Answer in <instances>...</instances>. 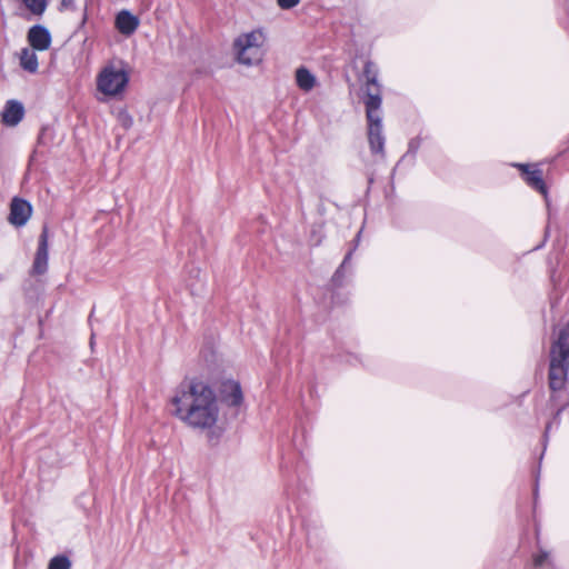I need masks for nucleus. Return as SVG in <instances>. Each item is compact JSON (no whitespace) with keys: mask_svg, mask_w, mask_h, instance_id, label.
Masks as SVG:
<instances>
[{"mask_svg":"<svg viewBox=\"0 0 569 569\" xmlns=\"http://www.w3.org/2000/svg\"><path fill=\"white\" fill-rule=\"evenodd\" d=\"M172 415L193 429H210L219 417L214 390L198 378L184 379L171 399Z\"/></svg>","mask_w":569,"mask_h":569,"instance_id":"obj_1","label":"nucleus"},{"mask_svg":"<svg viewBox=\"0 0 569 569\" xmlns=\"http://www.w3.org/2000/svg\"><path fill=\"white\" fill-rule=\"evenodd\" d=\"M549 358V388L553 392L560 391L567 382L569 372V321L551 345Z\"/></svg>","mask_w":569,"mask_h":569,"instance_id":"obj_2","label":"nucleus"},{"mask_svg":"<svg viewBox=\"0 0 569 569\" xmlns=\"http://www.w3.org/2000/svg\"><path fill=\"white\" fill-rule=\"evenodd\" d=\"M298 431L296 430L292 446L295 452L281 456V472L286 480V491L290 495L292 486L307 491L310 480L309 466L303 455L302 445L298 441Z\"/></svg>","mask_w":569,"mask_h":569,"instance_id":"obj_3","label":"nucleus"},{"mask_svg":"<svg viewBox=\"0 0 569 569\" xmlns=\"http://www.w3.org/2000/svg\"><path fill=\"white\" fill-rule=\"evenodd\" d=\"M266 36L262 29L240 34L233 42L237 60L244 66H256L262 61V46Z\"/></svg>","mask_w":569,"mask_h":569,"instance_id":"obj_4","label":"nucleus"},{"mask_svg":"<svg viewBox=\"0 0 569 569\" xmlns=\"http://www.w3.org/2000/svg\"><path fill=\"white\" fill-rule=\"evenodd\" d=\"M122 67L117 69L114 64L109 63L102 68L97 77V89L109 97L122 94L130 81V74L123 62Z\"/></svg>","mask_w":569,"mask_h":569,"instance_id":"obj_5","label":"nucleus"},{"mask_svg":"<svg viewBox=\"0 0 569 569\" xmlns=\"http://www.w3.org/2000/svg\"><path fill=\"white\" fill-rule=\"evenodd\" d=\"M360 238H361V230L357 232L356 237L352 240L350 248L348 249L341 263L338 266V268L336 269V271L333 272V274L329 281V287H330V290L332 291L331 298H332L333 302L336 300V290H338L345 286L348 274L352 276V273H353L351 259H352L355 251L358 248Z\"/></svg>","mask_w":569,"mask_h":569,"instance_id":"obj_6","label":"nucleus"},{"mask_svg":"<svg viewBox=\"0 0 569 569\" xmlns=\"http://www.w3.org/2000/svg\"><path fill=\"white\" fill-rule=\"evenodd\" d=\"M520 171L522 180L533 190L548 197V187L543 180L542 170L538 164L515 162L511 164Z\"/></svg>","mask_w":569,"mask_h":569,"instance_id":"obj_7","label":"nucleus"},{"mask_svg":"<svg viewBox=\"0 0 569 569\" xmlns=\"http://www.w3.org/2000/svg\"><path fill=\"white\" fill-rule=\"evenodd\" d=\"M31 213V204L22 198L14 197L10 203L8 221L14 227H22L28 222Z\"/></svg>","mask_w":569,"mask_h":569,"instance_id":"obj_8","label":"nucleus"},{"mask_svg":"<svg viewBox=\"0 0 569 569\" xmlns=\"http://www.w3.org/2000/svg\"><path fill=\"white\" fill-rule=\"evenodd\" d=\"M368 121V142L372 154L385 157L386 138L382 131V119Z\"/></svg>","mask_w":569,"mask_h":569,"instance_id":"obj_9","label":"nucleus"},{"mask_svg":"<svg viewBox=\"0 0 569 569\" xmlns=\"http://www.w3.org/2000/svg\"><path fill=\"white\" fill-rule=\"evenodd\" d=\"M48 269V229L44 226L39 237V244L34 254L31 274L41 276Z\"/></svg>","mask_w":569,"mask_h":569,"instance_id":"obj_10","label":"nucleus"},{"mask_svg":"<svg viewBox=\"0 0 569 569\" xmlns=\"http://www.w3.org/2000/svg\"><path fill=\"white\" fill-rule=\"evenodd\" d=\"M221 401L228 407H239L243 402L242 388L239 381L229 379L220 386Z\"/></svg>","mask_w":569,"mask_h":569,"instance_id":"obj_11","label":"nucleus"},{"mask_svg":"<svg viewBox=\"0 0 569 569\" xmlns=\"http://www.w3.org/2000/svg\"><path fill=\"white\" fill-rule=\"evenodd\" d=\"M363 102L367 120L382 119L379 113L382 103L381 86L367 88Z\"/></svg>","mask_w":569,"mask_h":569,"instance_id":"obj_12","label":"nucleus"},{"mask_svg":"<svg viewBox=\"0 0 569 569\" xmlns=\"http://www.w3.org/2000/svg\"><path fill=\"white\" fill-rule=\"evenodd\" d=\"M139 24V18L127 9L119 11L116 16L114 26L126 37L133 34Z\"/></svg>","mask_w":569,"mask_h":569,"instance_id":"obj_13","label":"nucleus"},{"mask_svg":"<svg viewBox=\"0 0 569 569\" xmlns=\"http://www.w3.org/2000/svg\"><path fill=\"white\" fill-rule=\"evenodd\" d=\"M24 117V107L18 100H8L1 113V121L8 127H16Z\"/></svg>","mask_w":569,"mask_h":569,"instance_id":"obj_14","label":"nucleus"},{"mask_svg":"<svg viewBox=\"0 0 569 569\" xmlns=\"http://www.w3.org/2000/svg\"><path fill=\"white\" fill-rule=\"evenodd\" d=\"M28 42L34 49L39 51L47 50L51 43V36L48 29L43 26L37 24L28 31Z\"/></svg>","mask_w":569,"mask_h":569,"instance_id":"obj_15","label":"nucleus"},{"mask_svg":"<svg viewBox=\"0 0 569 569\" xmlns=\"http://www.w3.org/2000/svg\"><path fill=\"white\" fill-rule=\"evenodd\" d=\"M296 83L305 92L311 91L317 84V77L306 67L296 70Z\"/></svg>","mask_w":569,"mask_h":569,"instance_id":"obj_16","label":"nucleus"},{"mask_svg":"<svg viewBox=\"0 0 569 569\" xmlns=\"http://www.w3.org/2000/svg\"><path fill=\"white\" fill-rule=\"evenodd\" d=\"M420 147H421V138L419 136L410 139L408 142L407 152L397 162L393 171H396L397 168H399L402 163H408L409 166H413L416 156H417Z\"/></svg>","mask_w":569,"mask_h":569,"instance_id":"obj_17","label":"nucleus"},{"mask_svg":"<svg viewBox=\"0 0 569 569\" xmlns=\"http://www.w3.org/2000/svg\"><path fill=\"white\" fill-rule=\"evenodd\" d=\"M20 66L23 70L34 73L38 70V58L33 50L23 48L20 53Z\"/></svg>","mask_w":569,"mask_h":569,"instance_id":"obj_18","label":"nucleus"},{"mask_svg":"<svg viewBox=\"0 0 569 569\" xmlns=\"http://www.w3.org/2000/svg\"><path fill=\"white\" fill-rule=\"evenodd\" d=\"M362 76L366 79L367 88H369V87H380L381 86L379 83V80H378L379 69H378L377 64L373 61L367 60L365 62Z\"/></svg>","mask_w":569,"mask_h":569,"instance_id":"obj_19","label":"nucleus"},{"mask_svg":"<svg viewBox=\"0 0 569 569\" xmlns=\"http://www.w3.org/2000/svg\"><path fill=\"white\" fill-rule=\"evenodd\" d=\"M532 569H556L550 553L541 548L532 555Z\"/></svg>","mask_w":569,"mask_h":569,"instance_id":"obj_20","label":"nucleus"},{"mask_svg":"<svg viewBox=\"0 0 569 569\" xmlns=\"http://www.w3.org/2000/svg\"><path fill=\"white\" fill-rule=\"evenodd\" d=\"M569 407V401H567L566 403L561 405L557 411L555 412L553 415V418H552V421L548 422L546 425V428H545V431H543V436H542V442H543V450H546V447H547V443H548V440H549V431H550V428H551V425L552 422H556L557 425H560V420H561V413ZM545 452V451H542ZM543 457V453H541L540 456V459H542Z\"/></svg>","mask_w":569,"mask_h":569,"instance_id":"obj_21","label":"nucleus"},{"mask_svg":"<svg viewBox=\"0 0 569 569\" xmlns=\"http://www.w3.org/2000/svg\"><path fill=\"white\" fill-rule=\"evenodd\" d=\"M26 8L34 16H42L47 9L48 0H21Z\"/></svg>","mask_w":569,"mask_h":569,"instance_id":"obj_22","label":"nucleus"},{"mask_svg":"<svg viewBox=\"0 0 569 569\" xmlns=\"http://www.w3.org/2000/svg\"><path fill=\"white\" fill-rule=\"evenodd\" d=\"M332 357L336 359L337 362L339 363H349L351 366H356L357 363L360 362V359L357 355L355 353H351V352H342L340 350H337L335 355H332Z\"/></svg>","mask_w":569,"mask_h":569,"instance_id":"obj_23","label":"nucleus"},{"mask_svg":"<svg viewBox=\"0 0 569 569\" xmlns=\"http://www.w3.org/2000/svg\"><path fill=\"white\" fill-rule=\"evenodd\" d=\"M70 561L67 556H56L48 565V569H70Z\"/></svg>","mask_w":569,"mask_h":569,"instance_id":"obj_24","label":"nucleus"},{"mask_svg":"<svg viewBox=\"0 0 569 569\" xmlns=\"http://www.w3.org/2000/svg\"><path fill=\"white\" fill-rule=\"evenodd\" d=\"M559 22L561 27L569 34V0H563L561 3V12L559 14Z\"/></svg>","mask_w":569,"mask_h":569,"instance_id":"obj_25","label":"nucleus"},{"mask_svg":"<svg viewBox=\"0 0 569 569\" xmlns=\"http://www.w3.org/2000/svg\"><path fill=\"white\" fill-rule=\"evenodd\" d=\"M299 2H300V0H277L278 6L282 10H290V9L295 8L296 6H298Z\"/></svg>","mask_w":569,"mask_h":569,"instance_id":"obj_26","label":"nucleus"},{"mask_svg":"<svg viewBox=\"0 0 569 569\" xmlns=\"http://www.w3.org/2000/svg\"><path fill=\"white\" fill-rule=\"evenodd\" d=\"M567 152H569V132H568V136L566 137V139L559 144V151L556 157L560 158L563 154H566Z\"/></svg>","mask_w":569,"mask_h":569,"instance_id":"obj_27","label":"nucleus"},{"mask_svg":"<svg viewBox=\"0 0 569 569\" xmlns=\"http://www.w3.org/2000/svg\"><path fill=\"white\" fill-rule=\"evenodd\" d=\"M549 237H550V227H549V226H547V227L545 228V233H543V239H542V241H541L539 244H537L536 247H533V248H532V250H539V249L543 248V247H545V244L547 243V241H548Z\"/></svg>","mask_w":569,"mask_h":569,"instance_id":"obj_28","label":"nucleus"},{"mask_svg":"<svg viewBox=\"0 0 569 569\" xmlns=\"http://www.w3.org/2000/svg\"><path fill=\"white\" fill-rule=\"evenodd\" d=\"M538 493H539V473L536 477V483H535V488H533L535 505L537 503Z\"/></svg>","mask_w":569,"mask_h":569,"instance_id":"obj_29","label":"nucleus"},{"mask_svg":"<svg viewBox=\"0 0 569 569\" xmlns=\"http://www.w3.org/2000/svg\"><path fill=\"white\" fill-rule=\"evenodd\" d=\"M71 3V0H62L61 1V7L62 8H68V6Z\"/></svg>","mask_w":569,"mask_h":569,"instance_id":"obj_30","label":"nucleus"},{"mask_svg":"<svg viewBox=\"0 0 569 569\" xmlns=\"http://www.w3.org/2000/svg\"><path fill=\"white\" fill-rule=\"evenodd\" d=\"M93 338H94V335L92 333V335H91V338H90V345H91V346L93 345Z\"/></svg>","mask_w":569,"mask_h":569,"instance_id":"obj_31","label":"nucleus"},{"mask_svg":"<svg viewBox=\"0 0 569 569\" xmlns=\"http://www.w3.org/2000/svg\"><path fill=\"white\" fill-rule=\"evenodd\" d=\"M301 437H302V440L306 439V435H305V431L301 432Z\"/></svg>","mask_w":569,"mask_h":569,"instance_id":"obj_32","label":"nucleus"}]
</instances>
